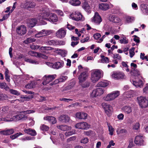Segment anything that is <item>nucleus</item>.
<instances>
[{
    "label": "nucleus",
    "instance_id": "f257e3e1",
    "mask_svg": "<svg viewBox=\"0 0 148 148\" xmlns=\"http://www.w3.org/2000/svg\"><path fill=\"white\" fill-rule=\"evenodd\" d=\"M120 95V92L118 91L112 92L103 97L104 100L106 101H110L114 100Z\"/></svg>",
    "mask_w": 148,
    "mask_h": 148
},
{
    "label": "nucleus",
    "instance_id": "f03ea898",
    "mask_svg": "<svg viewBox=\"0 0 148 148\" xmlns=\"http://www.w3.org/2000/svg\"><path fill=\"white\" fill-rule=\"evenodd\" d=\"M138 103L142 108L147 107L148 106V99L145 97L140 96L137 98Z\"/></svg>",
    "mask_w": 148,
    "mask_h": 148
},
{
    "label": "nucleus",
    "instance_id": "7ed1b4c3",
    "mask_svg": "<svg viewBox=\"0 0 148 148\" xmlns=\"http://www.w3.org/2000/svg\"><path fill=\"white\" fill-rule=\"evenodd\" d=\"M0 120L1 121L6 122H11L15 121L14 116H13L10 113L1 116L0 118Z\"/></svg>",
    "mask_w": 148,
    "mask_h": 148
},
{
    "label": "nucleus",
    "instance_id": "20e7f679",
    "mask_svg": "<svg viewBox=\"0 0 148 148\" xmlns=\"http://www.w3.org/2000/svg\"><path fill=\"white\" fill-rule=\"evenodd\" d=\"M56 76L55 74L53 75H45L43 77V82L42 84L46 85L54 79Z\"/></svg>",
    "mask_w": 148,
    "mask_h": 148
},
{
    "label": "nucleus",
    "instance_id": "39448f33",
    "mask_svg": "<svg viewBox=\"0 0 148 148\" xmlns=\"http://www.w3.org/2000/svg\"><path fill=\"white\" fill-rule=\"evenodd\" d=\"M101 76V71L98 70L95 71L92 74L91 80L95 83L97 81Z\"/></svg>",
    "mask_w": 148,
    "mask_h": 148
},
{
    "label": "nucleus",
    "instance_id": "423d86ee",
    "mask_svg": "<svg viewBox=\"0 0 148 148\" xmlns=\"http://www.w3.org/2000/svg\"><path fill=\"white\" fill-rule=\"evenodd\" d=\"M70 17L73 20L76 21L84 20V18L79 12H75L70 15Z\"/></svg>",
    "mask_w": 148,
    "mask_h": 148
},
{
    "label": "nucleus",
    "instance_id": "0eeeda50",
    "mask_svg": "<svg viewBox=\"0 0 148 148\" xmlns=\"http://www.w3.org/2000/svg\"><path fill=\"white\" fill-rule=\"evenodd\" d=\"M90 126L88 124L85 122H81L76 124L75 127L76 128L86 130Z\"/></svg>",
    "mask_w": 148,
    "mask_h": 148
},
{
    "label": "nucleus",
    "instance_id": "6e6552de",
    "mask_svg": "<svg viewBox=\"0 0 148 148\" xmlns=\"http://www.w3.org/2000/svg\"><path fill=\"white\" fill-rule=\"evenodd\" d=\"M15 121L19 120H25L27 119V116L25 115L24 112H20L18 114L14 116Z\"/></svg>",
    "mask_w": 148,
    "mask_h": 148
},
{
    "label": "nucleus",
    "instance_id": "1a4fd4ad",
    "mask_svg": "<svg viewBox=\"0 0 148 148\" xmlns=\"http://www.w3.org/2000/svg\"><path fill=\"white\" fill-rule=\"evenodd\" d=\"M103 92L104 90L102 88H98L93 90L91 94V96L92 97H94L100 96Z\"/></svg>",
    "mask_w": 148,
    "mask_h": 148
},
{
    "label": "nucleus",
    "instance_id": "9d476101",
    "mask_svg": "<svg viewBox=\"0 0 148 148\" xmlns=\"http://www.w3.org/2000/svg\"><path fill=\"white\" fill-rule=\"evenodd\" d=\"M88 77V74L87 72H83L81 73L78 77L79 84L83 83L86 79Z\"/></svg>",
    "mask_w": 148,
    "mask_h": 148
},
{
    "label": "nucleus",
    "instance_id": "9b49d317",
    "mask_svg": "<svg viewBox=\"0 0 148 148\" xmlns=\"http://www.w3.org/2000/svg\"><path fill=\"white\" fill-rule=\"evenodd\" d=\"M66 33V31L64 28H62L57 31L56 35L58 38H62L65 37Z\"/></svg>",
    "mask_w": 148,
    "mask_h": 148
},
{
    "label": "nucleus",
    "instance_id": "f8f14e48",
    "mask_svg": "<svg viewBox=\"0 0 148 148\" xmlns=\"http://www.w3.org/2000/svg\"><path fill=\"white\" fill-rule=\"evenodd\" d=\"M26 31V27L24 25H21L17 28L16 32L19 35H23L25 34Z\"/></svg>",
    "mask_w": 148,
    "mask_h": 148
},
{
    "label": "nucleus",
    "instance_id": "ddd939ff",
    "mask_svg": "<svg viewBox=\"0 0 148 148\" xmlns=\"http://www.w3.org/2000/svg\"><path fill=\"white\" fill-rule=\"evenodd\" d=\"M92 21L97 24H99L102 21L100 16L97 12H95L93 17L92 18Z\"/></svg>",
    "mask_w": 148,
    "mask_h": 148
},
{
    "label": "nucleus",
    "instance_id": "4468645a",
    "mask_svg": "<svg viewBox=\"0 0 148 148\" xmlns=\"http://www.w3.org/2000/svg\"><path fill=\"white\" fill-rule=\"evenodd\" d=\"M28 54L31 56L35 57H42V58L46 59L47 58V57L45 55L39 53H37L34 51H30L28 52Z\"/></svg>",
    "mask_w": 148,
    "mask_h": 148
},
{
    "label": "nucleus",
    "instance_id": "2eb2a0df",
    "mask_svg": "<svg viewBox=\"0 0 148 148\" xmlns=\"http://www.w3.org/2000/svg\"><path fill=\"white\" fill-rule=\"evenodd\" d=\"M113 7L112 4H110L109 5L107 3H102L99 5V9L104 11H106L109 9L110 8H112Z\"/></svg>",
    "mask_w": 148,
    "mask_h": 148
},
{
    "label": "nucleus",
    "instance_id": "dca6fc26",
    "mask_svg": "<svg viewBox=\"0 0 148 148\" xmlns=\"http://www.w3.org/2000/svg\"><path fill=\"white\" fill-rule=\"evenodd\" d=\"M134 142L138 145H142L143 142V136L141 135L136 136L135 138Z\"/></svg>",
    "mask_w": 148,
    "mask_h": 148
},
{
    "label": "nucleus",
    "instance_id": "f3484780",
    "mask_svg": "<svg viewBox=\"0 0 148 148\" xmlns=\"http://www.w3.org/2000/svg\"><path fill=\"white\" fill-rule=\"evenodd\" d=\"M125 76L124 74L122 73L116 72L113 73L112 77L113 78H114L116 79H123L124 78Z\"/></svg>",
    "mask_w": 148,
    "mask_h": 148
},
{
    "label": "nucleus",
    "instance_id": "a211bd4d",
    "mask_svg": "<svg viewBox=\"0 0 148 148\" xmlns=\"http://www.w3.org/2000/svg\"><path fill=\"white\" fill-rule=\"evenodd\" d=\"M37 21L36 19L32 18L29 19L27 21V24L28 26L29 27H33L36 24Z\"/></svg>",
    "mask_w": 148,
    "mask_h": 148
},
{
    "label": "nucleus",
    "instance_id": "6ab92c4d",
    "mask_svg": "<svg viewBox=\"0 0 148 148\" xmlns=\"http://www.w3.org/2000/svg\"><path fill=\"white\" fill-rule=\"evenodd\" d=\"M43 119L44 120L47 121L52 124H54L56 122V118L52 116H46L44 117Z\"/></svg>",
    "mask_w": 148,
    "mask_h": 148
},
{
    "label": "nucleus",
    "instance_id": "aec40b11",
    "mask_svg": "<svg viewBox=\"0 0 148 148\" xmlns=\"http://www.w3.org/2000/svg\"><path fill=\"white\" fill-rule=\"evenodd\" d=\"M9 111V108L8 106H5L3 107L0 111V117L3 115H5L8 114Z\"/></svg>",
    "mask_w": 148,
    "mask_h": 148
},
{
    "label": "nucleus",
    "instance_id": "412c9836",
    "mask_svg": "<svg viewBox=\"0 0 148 148\" xmlns=\"http://www.w3.org/2000/svg\"><path fill=\"white\" fill-rule=\"evenodd\" d=\"M59 120L60 121L63 122H68L69 121L70 118L67 115H63L59 117Z\"/></svg>",
    "mask_w": 148,
    "mask_h": 148
},
{
    "label": "nucleus",
    "instance_id": "4be33fe9",
    "mask_svg": "<svg viewBox=\"0 0 148 148\" xmlns=\"http://www.w3.org/2000/svg\"><path fill=\"white\" fill-rule=\"evenodd\" d=\"M57 127L58 129L63 131L70 130L71 129V127L68 126L66 125H61L57 126Z\"/></svg>",
    "mask_w": 148,
    "mask_h": 148
},
{
    "label": "nucleus",
    "instance_id": "5701e85b",
    "mask_svg": "<svg viewBox=\"0 0 148 148\" xmlns=\"http://www.w3.org/2000/svg\"><path fill=\"white\" fill-rule=\"evenodd\" d=\"M87 114L84 112H77L76 114V117L79 119H85L87 117Z\"/></svg>",
    "mask_w": 148,
    "mask_h": 148
},
{
    "label": "nucleus",
    "instance_id": "b1692460",
    "mask_svg": "<svg viewBox=\"0 0 148 148\" xmlns=\"http://www.w3.org/2000/svg\"><path fill=\"white\" fill-rule=\"evenodd\" d=\"M24 131L27 134L32 136H35L36 134V132L35 130L31 128L25 129L24 130Z\"/></svg>",
    "mask_w": 148,
    "mask_h": 148
},
{
    "label": "nucleus",
    "instance_id": "393cba45",
    "mask_svg": "<svg viewBox=\"0 0 148 148\" xmlns=\"http://www.w3.org/2000/svg\"><path fill=\"white\" fill-rule=\"evenodd\" d=\"M64 64V62L62 61L60 62H57L53 64V68L58 69L62 67L63 66Z\"/></svg>",
    "mask_w": 148,
    "mask_h": 148
},
{
    "label": "nucleus",
    "instance_id": "a878e982",
    "mask_svg": "<svg viewBox=\"0 0 148 148\" xmlns=\"http://www.w3.org/2000/svg\"><path fill=\"white\" fill-rule=\"evenodd\" d=\"M48 21L53 23L56 22L58 21L57 16L55 14H51L49 15V17Z\"/></svg>",
    "mask_w": 148,
    "mask_h": 148
},
{
    "label": "nucleus",
    "instance_id": "bb28decb",
    "mask_svg": "<svg viewBox=\"0 0 148 148\" xmlns=\"http://www.w3.org/2000/svg\"><path fill=\"white\" fill-rule=\"evenodd\" d=\"M14 130L12 129L1 131L0 132V133L2 134L7 135L12 134L14 133Z\"/></svg>",
    "mask_w": 148,
    "mask_h": 148
},
{
    "label": "nucleus",
    "instance_id": "cd10ccee",
    "mask_svg": "<svg viewBox=\"0 0 148 148\" xmlns=\"http://www.w3.org/2000/svg\"><path fill=\"white\" fill-rule=\"evenodd\" d=\"M110 21L115 23H119L121 21V19L119 17L113 15L111 16L110 18Z\"/></svg>",
    "mask_w": 148,
    "mask_h": 148
},
{
    "label": "nucleus",
    "instance_id": "c85d7f7f",
    "mask_svg": "<svg viewBox=\"0 0 148 148\" xmlns=\"http://www.w3.org/2000/svg\"><path fill=\"white\" fill-rule=\"evenodd\" d=\"M83 8L88 12H90V7L88 4L86 2H84L83 3Z\"/></svg>",
    "mask_w": 148,
    "mask_h": 148
},
{
    "label": "nucleus",
    "instance_id": "c756f323",
    "mask_svg": "<svg viewBox=\"0 0 148 148\" xmlns=\"http://www.w3.org/2000/svg\"><path fill=\"white\" fill-rule=\"evenodd\" d=\"M36 5L35 3L34 2L28 1L26 3L25 7L27 8H34Z\"/></svg>",
    "mask_w": 148,
    "mask_h": 148
},
{
    "label": "nucleus",
    "instance_id": "7c9ffc66",
    "mask_svg": "<svg viewBox=\"0 0 148 148\" xmlns=\"http://www.w3.org/2000/svg\"><path fill=\"white\" fill-rule=\"evenodd\" d=\"M133 84L136 87H141L143 86V83L141 80H139L138 81H133Z\"/></svg>",
    "mask_w": 148,
    "mask_h": 148
},
{
    "label": "nucleus",
    "instance_id": "2f4dec72",
    "mask_svg": "<svg viewBox=\"0 0 148 148\" xmlns=\"http://www.w3.org/2000/svg\"><path fill=\"white\" fill-rule=\"evenodd\" d=\"M24 60L25 62H29L31 64H38L39 63L38 61L35 60H32L31 59H29L26 58H24Z\"/></svg>",
    "mask_w": 148,
    "mask_h": 148
},
{
    "label": "nucleus",
    "instance_id": "473e14b6",
    "mask_svg": "<svg viewBox=\"0 0 148 148\" xmlns=\"http://www.w3.org/2000/svg\"><path fill=\"white\" fill-rule=\"evenodd\" d=\"M123 111L125 113L129 114L132 112L131 108L130 106H125L122 108Z\"/></svg>",
    "mask_w": 148,
    "mask_h": 148
},
{
    "label": "nucleus",
    "instance_id": "72a5a7b5",
    "mask_svg": "<svg viewBox=\"0 0 148 148\" xmlns=\"http://www.w3.org/2000/svg\"><path fill=\"white\" fill-rule=\"evenodd\" d=\"M102 105L105 110H108L110 111H112V107L110 105L106 103H102Z\"/></svg>",
    "mask_w": 148,
    "mask_h": 148
},
{
    "label": "nucleus",
    "instance_id": "f704fd0d",
    "mask_svg": "<svg viewBox=\"0 0 148 148\" xmlns=\"http://www.w3.org/2000/svg\"><path fill=\"white\" fill-rule=\"evenodd\" d=\"M109 84L106 81L101 82L97 84L98 86L100 87H105L107 86Z\"/></svg>",
    "mask_w": 148,
    "mask_h": 148
},
{
    "label": "nucleus",
    "instance_id": "c9c22d12",
    "mask_svg": "<svg viewBox=\"0 0 148 148\" xmlns=\"http://www.w3.org/2000/svg\"><path fill=\"white\" fill-rule=\"evenodd\" d=\"M120 42L121 44H126L128 43V40L126 39L125 36H122L120 40Z\"/></svg>",
    "mask_w": 148,
    "mask_h": 148
},
{
    "label": "nucleus",
    "instance_id": "e433bc0d",
    "mask_svg": "<svg viewBox=\"0 0 148 148\" xmlns=\"http://www.w3.org/2000/svg\"><path fill=\"white\" fill-rule=\"evenodd\" d=\"M69 3L74 6H77L80 4V1L79 0H70Z\"/></svg>",
    "mask_w": 148,
    "mask_h": 148
},
{
    "label": "nucleus",
    "instance_id": "4c0bfd02",
    "mask_svg": "<svg viewBox=\"0 0 148 148\" xmlns=\"http://www.w3.org/2000/svg\"><path fill=\"white\" fill-rule=\"evenodd\" d=\"M50 14L47 12H43V14H42L40 16V17H42V19L43 20H46L48 21L49 18H47L49 16Z\"/></svg>",
    "mask_w": 148,
    "mask_h": 148
},
{
    "label": "nucleus",
    "instance_id": "58836bf2",
    "mask_svg": "<svg viewBox=\"0 0 148 148\" xmlns=\"http://www.w3.org/2000/svg\"><path fill=\"white\" fill-rule=\"evenodd\" d=\"M117 132L118 134H121L125 135L127 134V132L126 129H122L120 130H117Z\"/></svg>",
    "mask_w": 148,
    "mask_h": 148
},
{
    "label": "nucleus",
    "instance_id": "ea45409f",
    "mask_svg": "<svg viewBox=\"0 0 148 148\" xmlns=\"http://www.w3.org/2000/svg\"><path fill=\"white\" fill-rule=\"evenodd\" d=\"M0 86L1 88H4L6 90H8L9 89V87H8L5 82L0 83Z\"/></svg>",
    "mask_w": 148,
    "mask_h": 148
},
{
    "label": "nucleus",
    "instance_id": "a19ab883",
    "mask_svg": "<svg viewBox=\"0 0 148 148\" xmlns=\"http://www.w3.org/2000/svg\"><path fill=\"white\" fill-rule=\"evenodd\" d=\"M45 29L39 32L38 34L35 35V36L36 37L39 38L42 36H45Z\"/></svg>",
    "mask_w": 148,
    "mask_h": 148
},
{
    "label": "nucleus",
    "instance_id": "79ce46f5",
    "mask_svg": "<svg viewBox=\"0 0 148 148\" xmlns=\"http://www.w3.org/2000/svg\"><path fill=\"white\" fill-rule=\"evenodd\" d=\"M101 62L108 63L109 62V59L108 57H105L104 56H101Z\"/></svg>",
    "mask_w": 148,
    "mask_h": 148
},
{
    "label": "nucleus",
    "instance_id": "37998d69",
    "mask_svg": "<svg viewBox=\"0 0 148 148\" xmlns=\"http://www.w3.org/2000/svg\"><path fill=\"white\" fill-rule=\"evenodd\" d=\"M8 90H9L10 92L12 94L17 96H19L20 95V93L16 90H13V89H10V88Z\"/></svg>",
    "mask_w": 148,
    "mask_h": 148
},
{
    "label": "nucleus",
    "instance_id": "c03bdc74",
    "mask_svg": "<svg viewBox=\"0 0 148 148\" xmlns=\"http://www.w3.org/2000/svg\"><path fill=\"white\" fill-rule=\"evenodd\" d=\"M126 21L128 23L132 22L134 20V18L133 17H130L129 16H127L125 17Z\"/></svg>",
    "mask_w": 148,
    "mask_h": 148
},
{
    "label": "nucleus",
    "instance_id": "a18cd8bd",
    "mask_svg": "<svg viewBox=\"0 0 148 148\" xmlns=\"http://www.w3.org/2000/svg\"><path fill=\"white\" fill-rule=\"evenodd\" d=\"M79 84L83 88H85L89 87L90 86V83L88 82H86L84 83H82Z\"/></svg>",
    "mask_w": 148,
    "mask_h": 148
},
{
    "label": "nucleus",
    "instance_id": "49530a36",
    "mask_svg": "<svg viewBox=\"0 0 148 148\" xmlns=\"http://www.w3.org/2000/svg\"><path fill=\"white\" fill-rule=\"evenodd\" d=\"M75 130H73L72 131L66 132L65 133V135L67 137L70 136L75 133Z\"/></svg>",
    "mask_w": 148,
    "mask_h": 148
},
{
    "label": "nucleus",
    "instance_id": "de8ad7c7",
    "mask_svg": "<svg viewBox=\"0 0 148 148\" xmlns=\"http://www.w3.org/2000/svg\"><path fill=\"white\" fill-rule=\"evenodd\" d=\"M135 48L132 47L129 51L130 56L131 58H132L134 55L135 53L134 52Z\"/></svg>",
    "mask_w": 148,
    "mask_h": 148
},
{
    "label": "nucleus",
    "instance_id": "09e8293b",
    "mask_svg": "<svg viewBox=\"0 0 148 148\" xmlns=\"http://www.w3.org/2000/svg\"><path fill=\"white\" fill-rule=\"evenodd\" d=\"M142 10L146 13L148 12V6L145 5H142Z\"/></svg>",
    "mask_w": 148,
    "mask_h": 148
},
{
    "label": "nucleus",
    "instance_id": "8fccbe9b",
    "mask_svg": "<svg viewBox=\"0 0 148 148\" xmlns=\"http://www.w3.org/2000/svg\"><path fill=\"white\" fill-rule=\"evenodd\" d=\"M22 134L21 133H17L12 135L11 136H10V137L12 139H14L18 137L19 135Z\"/></svg>",
    "mask_w": 148,
    "mask_h": 148
},
{
    "label": "nucleus",
    "instance_id": "3c124183",
    "mask_svg": "<svg viewBox=\"0 0 148 148\" xmlns=\"http://www.w3.org/2000/svg\"><path fill=\"white\" fill-rule=\"evenodd\" d=\"M57 40H51L48 41V43L49 45H57Z\"/></svg>",
    "mask_w": 148,
    "mask_h": 148
},
{
    "label": "nucleus",
    "instance_id": "603ef678",
    "mask_svg": "<svg viewBox=\"0 0 148 148\" xmlns=\"http://www.w3.org/2000/svg\"><path fill=\"white\" fill-rule=\"evenodd\" d=\"M40 128L41 130L44 131H47L48 130L49 127L45 125H42L40 126Z\"/></svg>",
    "mask_w": 148,
    "mask_h": 148
},
{
    "label": "nucleus",
    "instance_id": "864d4df0",
    "mask_svg": "<svg viewBox=\"0 0 148 148\" xmlns=\"http://www.w3.org/2000/svg\"><path fill=\"white\" fill-rule=\"evenodd\" d=\"M67 78V76H62L58 79L59 82H61L64 81Z\"/></svg>",
    "mask_w": 148,
    "mask_h": 148
},
{
    "label": "nucleus",
    "instance_id": "5fc2aeb1",
    "mask_svg": "<svg viewBox=\"0 0 148 148\" xmlns=\"http://www.w3.org/2000/svg\"><path fill=\"white\" fill-rule=\"evenodd\" d=\"M108 127L109 131L110 132V134L111 135H112L113 134L114 130L112 126H109L108 124Z\"/></svg>",
    "mask_w": 148,
    "mask_h": 148
},
{
    "label": "nucleus",
    "instance_id": "6e6d98bb",
    "mask_svg": "<svg viewBox=\"0 0 148 148\" xmlns=\"http://www.w3.org/2000/svg\"><path fill=\"white\" fill-rule=\"evenodd\" d=\"M133 69L134 70L133 73L135 75L137 76L140 75V72L137 69Z\"/></svg>",
    "mask_w": 148,
    "mask_h": 148
},
{
    "label": "nucleus",
    "instance_id": "4d7b16f0",
    "mask_svg": "<svg viewBox=\"0 0 148 148\" xmlns=\"http://www.w3.org/2000/svg\"><path fill=\"white\" fill-rule=\"evenodd\" d=\"M143 93L145 94L148 93V84H147L145 88L143 89Z\"/></svg>",
    "mask_w": 148,
    "mask_h": 148
},
{
    "label": "nucleus",
    "instance_id": "13d9d810",
    "mask_svg": "<svg viewBox=\"0 0 148 148\" xmlns=\"http://www.w3.org/2000/svg\"><path fill=\"white\" fill-rule=\"evenodd\" d=\"M88 141V139L87 138H82L80 142L83 144H86Z\"/></svg>",
    "mask_w": 148,
    "mask_h": 148
},
{
    "label": "nucleus",
    "instance_id": "bf43d9fd",
    "mask_svg": "<svg viewBox=\"0 0 148 148\" xmlns=\"http://www.w3.org/2000/svg\"><path fill=\"white\" fill-rule=\"evenodd\" d=\"M10 15V13H9L8 14H6L5 15H4L3 17V18L1 19H0V21H3L5 19H7L8 17L9 16V15Z\"/></svg>",
    "mask_w": 148,
    "mask_h": 148
},
{
    "label": "nucleus",
    "instance_id": "052dcab7",
    "mask_svg": "<svg viewBox=\"0 0 148 148\" xmlns=\"http://www.w3.org/2000/svg\"><path fill=\"white\" fill-rule=\"evenodd\" d=\"M36 40L34 38H27L26 41L27 43H31L33 42H34Z\"/></svg>",
    "mask_w": 148,
    "mask_h": 148
},
{
    "label": "nucleus",
    "instance_id": "680f3d73",
    "mask_svg": "<svg viewBox=\"0 0 148 148\" xmlns=\"http://www.w3.org/2000/svg\"><path fill=\"white\" fill-rule=\"evenodd\" d=\"M52 48L50 47H42L40 49L41 50H51Z\"/></svg>",
    "mask_w": 148,
    "mask_h": 148
},
{
    "label": "nucleus",
    "instance_id": "e2e57ef3",
    "mask_svg": "<svg viewBox=\"0 0 148 148\" xmlns=\"http://www.w3.org/2000/svg\"><path fill=\"white\" fill-rule=\"evenodd\" d=\"M90 38L89 37L87 36L85 38L82 39L80 40L81 42L84 43L86 42H87L89 40Z\"/></svg>",
    "mask_w": 148,
    "mask_h": 148
},
{
    "label": "nucleus",
    "instance_id": "0e129e2a",
    "mask_svg": "<svg viewBox=\"0 0 148 148\" xmlns=\"http://www.w3.org/2000/svg\"><path fill=\"white\" fill-rule=\"evenodd\" d=\"M101 36V34L99 33H96L93 36L95 39L97 40Z\"/></svg>",
    "mask_w": 148,
    "mask_h": 148
},
{
    "label": "nucleus",
    "instance_id": "69168bd1",
    "mask_svg": "<svg viewBox=\"0 0 148 148\" xmlns=\"http://www.w3.org/2000/svg\"><path fill=\"white\" fill-rule=\"evenodd\" d=\"M134 37L133 39L134 41L137 43H139L140 42L139 38L136 35H134Z\"/></svg>",
    "mask_w": 148,
    "mask_h": 148
},
{
    "label": "nucleus",
    "instance_id": "338daca9",
    "mask_svg": "<svg viewBox=\"0 0 148 148\" xmlns=\"http://www.w3.org/2000/svg\"><path fill=\"white\" fill-rule=\"evenodd\" d=\"M45 36L48 35L52 33V31L51 30H45Z\"/></svg>",
    "mask_w": 148,
    "mask_h": 148
},
{
    "label": "nucleus",
    "instance_id": "774afa93",
    "mask_svg": "<svg viewBox=\"0 0 148 148\" xmlns=\"http://www.w3.org/2000/svg\"><path fill=\"white\" fill-rule=\"evenodd\" d=\"M57 45H62L65 44V42L62 40H57Z\"/></svg>",
    "mask_w": 148,
    "mask_h": 148
}]
</instances>
